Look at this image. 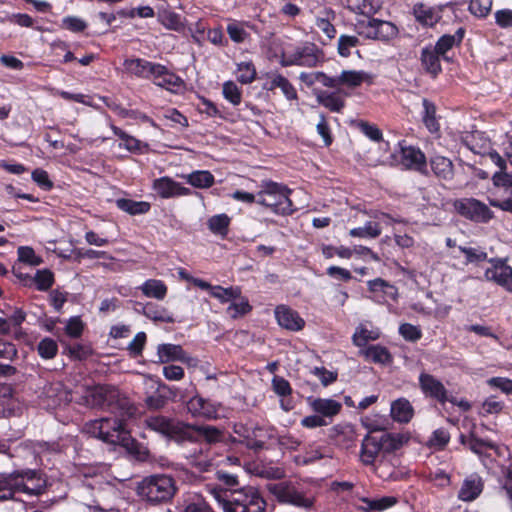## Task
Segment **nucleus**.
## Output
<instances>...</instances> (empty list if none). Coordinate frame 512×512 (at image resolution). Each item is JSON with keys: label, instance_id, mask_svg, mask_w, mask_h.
<instances>
[{"label": "nucleus", "instance_id": "f257e3e1", "mask_svg": "<svg viewBox=\"0 0 512 512\" xmlns=\"http://www.w3.org/2000/svg\"><path fill=\"white\" fill-rule=\"evenodd\" d=\"M115 398V403H111L114 417L93 420L87 423L85 428L89 434L103 442L124 444L128 440L125 421L135 414L136 408L126 397H120L116 391H110L108 399L112 401Z\"/></svg>", "mask_w": 512, "mask_h": 512}, {"label": "nucleus", "instance_id": "f03ea898", "mask_svg": "<svg viewBox=\"0 0 512 512\" xmlns=\"http://www.w3.org/2000/svg\"><path fill=\"white\" fill-rule=\"evenodd\" d=\"M214 498L224 512H265L266 502L258 490L252 486L239 488L230 494L214 490Z\"/></svg>", "mask_w": 512, "mask_h": 512}, {"label": "nucleus", "instance_id": "7ed1b4c3", "mask_svg": "<svg viewBox=\"0 0 512 512\" xmlns=\"http://www.w3.org/2000/svg\"><path fill=\"white\" fill-rule=\"evenodd\" d=\"M292 190L282 183L262 181L257 192V204L265 206L278 215H290L294 207L290 194Z\"/></svg>", "mask_w": 512, "mask_h": 512}, {"label": "nucleus", "instance_id": "20e7f679", "mask_svg": "<svg viewBox=\"0 0 512 512\" xmlns=\"http://www.w3.org/2000/svg\"><path fill=\"white\" fill-rule=\"evenodd\" d=\"M176 491L174 479L164 474L145 477L137 486V494L152 505L169 502Z\"/></svg>", "mask_w": 512, "mask_h": 512}, {"label": "nucleus", "instance_id": "39448f33", "mask_svg": "<svg viewBox=\"0 0 512 512\" xmlns=\"http://www.w3.org/2000/svg\"><path fill=\"white\" fill-rule=\"evenodd\" d=\"M147 427L176 441H192L190 424L162 415L151 416L145 420Z\"/></svg>", "mask_w": 512, "mask_h": 512}, {"label": "nucleus", "instance_id": "423d86ee", "mask_svg": "<svg viewBox=\"0 0 512 512\" xmlns=\"http://www.w3.org/2000/svg\"><path fill=\"white\" fill-rule=\"evenodd\" d=\"M358 35L366 39L389 42L398 36L397 26L385 20L370 18V20H358L355 24Z\"/></svg>", "mask_w": 512, "mask_h": 512}, {"label": "nucleus", "instance_id": "0eeeda50", "mask_svg": "<svg viewBox=\"0 0 512 512\" xmlns=\"http://www.w3.org/2000/svg\"><path fill=\"white\" fill-rule=\"evenodd\" d=\"M267 488L279 502L291 504L304 509H310L314 504V498L311 495L299 490L292 483L279 482L268 484Z\"/></svg>", "mask_w": 512, "mask_h": 512}, {"label": "nucleus", "instance_id": "6e6552de", "mask_svg": "<svg viewBox=\"0 0 512 512\" xmlns=\"http://www.w3.org/2000/svg\"><path fill=\"white\" fill-rule=\"evenodd\" d=\"M453 207L459 215L477 223H487L494 217L490 208L475 198L456 199Z\"/></svg>", "mask_w": 512, "mask_h": 512}, {"label": "nucleus", "instance_id": "1a4fd4ad", "mask_svg": "<svg viewBox=\"0 0 512 512\" xmlns=\"http://www.w3.org/2000/svg\"><path fill=\"white\" fill-rule=\"evenodd\" d=\"M17 493H24L29 496H40L47 490V479L44 475L34 469L15 470Z\"/></svg>", "mask_w": 512, "mask_h": 512}, {"label": "nucleus", "instance_id": "9d476101", "mask_svg": "<svg viewBox=\"0 0 512 512\" xmlns=\"http://www.w3.org/2000/svg\"><path fill=\"white\" fill-rule=\"evenodd\" d=\"M243 432H235L243 436V443L255 451L263 449L265 443L274 437V429L271 427L255 426L252 428L242 427Z\"/></svg>", "mask_w": 512, "mask_h": 512}, {"label": "nucleus", "instance_id": "9b49d317", "mask_svg": "<svg viewBox=\"0 0 512 512\" xmlns=\"http://www.w3.org/2000/svg\"><path fill=\"white\" fill-rule=\"evenodd\" d=\"M40 398H42L43 403L50 408L67 404L72 400L71 393L59 381L45 384L42 388Z\"/></svg>", "mask_w": 512, "mask_h": 512}, {"label": "nucleus", "instance_id": "f8f14e48", "mask_svg": "<svg viewBox=\"0 0 512 512\" xmlns=\"http://www.w3.org/2000/svg\"><path fill=\"white\" fill-rule=\"evenodd\" d=\"M490 263L491 267L485 271L486 280L493 281L509 291V288H512V268L500 259H491Z\"/></svg>", "mask_w": 512, "mask_h": 512}, {"label": "nucleus", "instance_id": "ddd939ff", "mask_svg": "<svg viewBox=\"0 0 512 512\" xmlns=\"http://www.w3.org/2000/svg\"><path fill=\"white\" fill-rule=\"evenodd\" d=\"M157 356L159 363H168L172 361H181L189 365L195 366L197 360L183 350L180 345L176 344H160L157 347Z\"/></svg>", "mask_w": 512, "mask_h": 512}, {"label": "nucleus", "instance_id": "4468645a", "mask_svg": "<svg viewBox=\"0 0 512 512\" xmlns=\"http://www.w3.org/2000/svg\"><path fill=\"white\" fill-rule=\"evenodd\" d=\"M419 385L426 396L436 399L441 404L447 402L448 392L446 388L433 375L421 373L419 376Z\"/></svg>", "mask_w": 512, "mask_h": 512}, {"label": "nucleus", "instance_id": "2eb2a0df", "mask_svg": "<svg viewBox=\"0 0 512 512\" xmlns=\"http://www.w3.org/2000/svg\"><path fill=\"white\" fill-rule=\"evenodd\" d=\"M153 189L161 198H173L192 194V190L190 188L184 187L180 183L166 176L154 180Z\"/></svg>", "mask_w": 512, "mask_h": 512}, {"label": "nucleus", "instance_id": "dca6fc26", "mask_svg": "<svg viewBox=\"0 0 512 512\" xmlns=\"http://www.w3.org/2000/svg\"><path fill=\"white\" fill-rule=\"evenodd\" d=\"M186 407L188 412L194 417L216 419L218 416L219 405L199 395L190 398Z\"/></svg>", "mask_w": 512, "mask_h": 512}, {"label": "nucleus", "instance_id": "f3484780", "mask_svg": "<svg viewBox=\"0 0 512 512\" xmlns=\"http://www.w3.org/2000/svg\"><path fill=\"white\" fill-rule=\"evenodd\" d=\"M318 62L316 48L314 45H307L296 49L293 53L284 57L282 64L284 66L298 65L314 67Z\"/></svg>", "mask_w": 512, "mask_h": 512}, {"label": "nucleus", "instance_id": "a211bd4d", "mask_svg": "<svg viewBox=\"0 0 512 512\" xmlns=\"http://www.w3.org/2000/svg\"><path fill=\"white\" fill-rule=\"evenodd\" d=\"M275 316L278 324L287 330L300 331L305 325L304 319L298 312L284 305L276 307Z\"/></svg>", "mask_w": 512, "mask_h": 512}, {"label": "nucleus", "instance_id": "6ab92c4d", "mask_svg": "<svg viewBox=\"0 0 512 512\" xmlns=\"http://www.w3.org/2000/svg\"><path fill=\"white\" fill-rule=\"evenodd\" d=\"M124 67L130 74L141 78H150L159 73L160 64L152 63L145 59H127L124 61Z\"/></svg>", "mask_w": 512, "mask_h": 512}, {"label": "nucleus", "instance_id": "aec40b11", "mask_svg": "<svg viewBox=\"0 0 512 512\" xmlns=\"http://www.w3.org/2000/svg\"><path fill=\"white\" fill-rule=\"evenodd\" d=\"M401 164L407 169L423 172L426 168V157L424 153L413 146H401Z\"/></svg>", "mask_w": 512, "mask_h": 512}, {"label": "nucleus", "instance_id": "412c9836", "mask_svg": "<svg viewBox=\"0 0 512 512\" xmlns=\"http://www.w3.org/2000/svg\"><path fill=\"white\" fill-rule=\"evenodd\" d=\"M195 432L208 445H216L226 442V433L222 428L212 425H191L190 433Z\"/></svg>", "mask_w": 512, "mask_h": 512}, {"label": "nucleus", "instance_id": "4be33fe9", "mask_svg": "<svg viewBox=\"0 0 512 512\" xmlns=\"http://www.w3.org/2000/svg\"><path fill=\"white\" fill-rule=\"evenodd\" d=\"M268 82L264 85V88L269 91H273L279 88L287 100L293 101L298 99L297 91L290 81L279 73H269L267 75Z\"/></svg>", "mask_w": 512, "mask_h": 512}, {"label": "nucleus", "instance_id": "5701e85b", "mask_svg": "<svg viewBox=\"0 0 512 512\" xmlns=\"http://www.w3.org/2000/svg\"><path fill=\"white\" fill-rule=\"evenodd\" d=\"M362 503L358 508L363 512H383L398 503L395 496H383L379 498H360Z\"/></svg>", "mask_w": 512, "mask_h": 512}, {"label": "nucleus", "instance_id": "b1692460", "mask_svg": "<svg viewBox=\"0 0 512 512\" xmlns=\"http://www.w3.org/2000/svg\"><path fill=\"white\" fill-rule=\"evenodd\" d=\"M309 405L315 413L319 414L324 419L334 417L342 408L340 402L326 398H309Z\"/></svg>", "mask_w": 512, "mask_h": 512}, {"label": "nucleus", "instance_id": "393cba45", "mask_svg": "<svg viewBox=\"0 0 512 512\" xmlns=\"http://www.w3.org/2000/svg\"><path fill=\"white\" fill-rule=\"evenodd\" d=\"M382 451L377 435H366L362 440L360 459L365 465H372Z\"/></svg>", "mask_w": 512, "mask_h": 512}, {"label": "nucleus", "instance_id": "a878e982", "mask_svg": "<svg viewBox=\"0 0 512 512\" xmlns=\"http://www.w3.org/2000/svg\"><path fill=\"white\" fill-rule=\"evenodd\" d=\"M336 19L335 11L330 7L321 9L315 17V26L329 39L336 36V28L332 22Z\"/></svg>", "mask_w": 512, "mask_h": 512}, {"label": "nucleus", "instance_id": "bb28decb", "mask_svg": "<svg viewBox=\"0 0 512 512\" xmlns=\"http://www.w3.org/2000/svg\"><path fill=\"white\" fill-rule=\"evenodd\" d=\"M440 56L432 46L425 47L421 51V65L433 77H436L442 70Z\"/></svg>", "mask_w": 512, "mask_h": 512}, {"label": "nucleus", "instance_id": "cd10ccee", "mask_svg": "<svg viewBox=\"0 0 512 512\" xmlns=\"http://www.w3.org/2000/svg\"><path fill=\"white\" fill-rule=\"evenodd\" d=\"M159 73L154 74L153 81L154 84L165 88L169 91H176L183 85V80L175 75L174 73L168 71V69L160 64Z\"/></svg>", "mask_w": 512, "mask_h": 512}, {"label": "nucleus", "instance_id": "c85d7f7f", "mask_svg": "<svg viewBox=\"0 0 512 512\" xmlns=\"http://www.w3.org/2000/svg\"><path fill=\"white\" fill-rule=\"evenodd\" d=\"M348 9L359 15H363L370 20L382 6L381 0H347Z\"/></svg>", "mask_w": 512, "mask_h": 512}, {"label": "nucleus", "instance_id": "c756f323", "mask_svg": "<svg viewBox=\"0 0 512 512\" xmlns=\"http://www.w3.org/2000/svg\"><path fill=\"white\" fill-rule=\"evenodd\" d=\"M414 415V410L410 402L405 398H400L391 404V416L400 423H408Z\"/></svg>", "mask_w": 512, "mask_h": 512}, {"label": "nucleus", "instance_id": "7c9ffc66", "mask_svg": "<svg viewBox=\"0 0 512 512\" xmlns=\"http://www.w3.org/2000/svg\"><path fill=\"white\" fill-rule=\"evenodd\" d=\"M368 288L374 294L375 299H384L385 297L395 299L397 297L396 287L382 278L368 281Z\"/></svg>", "mask_w": 512, "mask_h": 512}, {"label": "nucleus", "instance_id": "2f4dec72", "mask_svg": "<svg viewBox=\"0 0 512 512\" xmlns=\"http://www.w3.org/2000/svg\"><path fill=\"white\" fill-rule=\"evenodd\" d=\"M430 166L437 177L444 180L452 179L453 164L449 158L441 155H435L430 158Z\"/></svg>", "mask_w": 512, "mask_h": 512}, {"label": "nucleus", "instance_id": "473e14b6", "mask_svg": "<svg viewBox=\"0 0 512 512\" xmlns=\"http://www.w3.org/2000/svg\"><path fill=\"white\" fill-rule=\"evenodd\" d=\"M170 387L166 384H160L155 392L147 396L145 404L150 410H160L168 403V394L170 393Z\"/></svg>", "mask_w": 512, "mask_h": 512}, {"label": "nucleus", "instance_id": "72a5a7b5", "mask_svg": "<svg viewBox=\"0 0 512 512\" xmlns=\"http://www.w3.org/2000/svg\"><path fill=\"white\" fill-rule=\"evenodd\" d=\"M17 493V482L15 471L11 473H0V501L14 499Z\"/></svg>", "mask_w": 512, "mask_h": 512}, {"label": "nucleus", "instance_id": "f704fd0d", "mask_svg": "<svg viewBox=\"0 0 512 512\" xmlns=\"http://www.w3.org/2000/svg\"><path fill=\"white\" fill-rule=\"evenodd\" d=\"M460 442L479 456L484 455L487 449L495 448L492 442L477 438L473 431L468 436L460 435Z\"/></svg>", "mask_w": 512, "mask_h": 512}, {"label": "nucleus", "instance_id": "c9c22d12", "mask_svg": "<svg viewBox=\"0 0 512 512\" xmlns=\"http://www.w3.org/2000/svg\"><path fill=\"white\" fill-rule=\"evenodd\" d=\"M483 484L478 477H471L464 481L459 490L458 497L463 501H473L482 492Z\"/></svg>", "mask_w": 512, "mask_h": 512}, {"label": "nucleus", "instance_id": "e433bc0d", "mask_svg": "<svg viewBox=\"0 0 512 512\" xmlns=\"http://www.w3.org/2000/svg\"><path fill=\"white\" fill-rule=\"evenodd\" d=\"M185 179L188 184L199 189L210 188L215 182L213 174L207 170L194 171L185 176Z\"/></svg>", "mask_w": 512, "mask_h": 512}, {"label": "nucleus", "instance_id": "4c0bfd02", "mask_svg": "<svg viewBox=\"0 0 512 512\" xmlns=\"http://www.w3.org/2000/svg\"><path fill=\"white\" fill-rule=\"evenodd\" d=\"M360 354L374 363L387 364L392 361L389 351L380 345H370L361 350Z\"/></svg>", "mask_w": 512, "mask_h": 512}, {"label": "nucleus", "instance_id": "58836bf2", "mask_svg": "<svg viewBox=\"0 0 512 512\" xmlns=\"http://www.w3.org/2000/svg\"><path fill=\"white\" fill-rule=\"evenodd\" d=\"M117 207L130 214V215H140L145 214L150 210V203L146 201H135L132 199H117L116 200Z\"/></svg>", "mask_w": 512, "mask_h": 512}, {"label": "nucleus", "instance_id": "ea45409f", "mask_svg": "<svg viewBox=\"0 0 512 512\" xmlns=\"http://www.w3.org/2000/svg\"><path fill=\"white\" fill-rule=\"evenodd\" d=\"M464 36V30L462 28L458 29L454 35H443L437 41L436 45L432 48L437 51L443 58H445V54L448 50H450L453 46L460 44Z\"/></svg>", "mask_w": 512, "mask_h": 512}, {"label": "nucleus", "instance_id": "a19ab883", "mask_svg": "<svg viewBox=\"0 0 512 512\" xmlns=\"http://www.w3.org/2000/svg\"><path fill=\"white\" fill-rule=\"evenodd\" d=\"M382 451L393 452L402 447L408 438L402 434L382 433L378 436Z\"/></svg>", "mask_w": 512, "mask_h": 512}, {"label": "nucleus", "instance_id": "79ce46f5", "mask_svg": "<svg viewBox=\"0 0 512 512\" xmlns=\"http://www.w3.org/2000/svg\"><path fill=\"white\" fill-rule=\"evenodd\" d=\"M231 219L227 214H217L210 217L207 221L209 230L221 237H226L229 231Z\"/></svg>", "mask_w": 512, "mask_h": 512}, {"label": "nucleus", "instance_id": "37998d69", "mask_svg": "<svg viewBox=\"0 0 512 512\" xmlns=\"http://www.w3.org/2000/svg\"><path fill=\"white\" fill-rule=\"evenodd\" d=\"M142 312L147 318L153 321L163 323L174 322L173 316L165 308L155 305L153 303H147L145 306H143Z\"/></svg>", "mask_w": 512, "mask_h": 512}, {"label": "nucleus", "instance_id": "c03bdc74", "mask_svg": "<svg viewBox=\"0 0 512 512\" xmlns=\"http://www.w3.org/2000/svg\"><path fill=\"white\" fill-rule=\"evenodd\" d=\"M369 78V75L364 71L344 70L339 75V85H346L354 88L360 86Z\"/></svg>", "mask_w": 512, "mask_h": 512}, {"label": "nucleus", "instance_id": "a18cd8bd", "mask_svg": "<svg viewBox=\"0 0 512 512\" xmlns=\"http://www.w3.org/2000/svg\"><path fill=\"white\" fill-rule=\"evenodd\" d=\"M319 104L333 112H340L344 107V101L336 93L320 91L316 95Z\"/></svg>", "mask_w": 512, "mask_h": 512}, {"label": "nucleus", "instance_id": "49530a36", "mask_svg": "<svg viewBox=\"0 0 512 512\" xmlns=\"http://www.w3.org/2000/svg\"><path fill=\"white\" fill-rule=\"evenodd\" d=\"M143 294L147 297L156 298L162 300L167 293V287L160 280L150 279L143 283L141 286Z\"/></svg>", "mask_w": 512, "mask_h": 512}, {"label": "nucleus", "instance_id": "de8ad7c7", "mask_svg": "<svg viewBox=\"0 0 512 512\" xmlns=\"http://www.w3.org/2000/svg\"><path fill=\"white\" fill-rule=\"evenodd\" d=\"M379 337L380 333L378 330H369L364 325H360L356 328L352 340L354 345L364 347L368 341L377 340Z\"/></svg>", "mask_w": 512, "mask_h": 512}, {"label": "nucleus", "instance_id": "09e8293b", "mask_svg": "<svg viewBox=\"0 0 512 512\" xmlns=\"http://www.w3.org/2000/svg\"><path fill=\"white\" fill-rule=\"evenodd\" d=\"M382 232L379 222L369 221L363 227L353 228L349 231L352 237L376 238Z\"/></svg>", "mask_w": 512, "mask_h": 512}, {"label": "nucleus", "instance_id": "8fccbe9b", "mask_svg": "<svg viewBox=\"0 0 512 512\" xmlns=\"http://www.w3.org/2000/svg\"><path fill=\"white\" fill-rule=\"evenodd\" d=\"M424 107L423 122L428 130L432 133L439 130V124L436 120V107L428 99L424 98L422 101Z\"/></svg>", "mask_w": 512, "mask_h": 512}, {"label": "nucleus", "instance_id": "3c124183", "mask_svg": "<svg viewBox=\"0 0 512 512\" xmlns=\"http://www.w3.org/2000/svg\"><path fill=\"white\" fill-rule=\"evenodd\" d=\"M111 129L116 136L122 141L119 146L124 147L129 152H137L140 150V141L135 137L127 134L117 126L111 125Z\"/></svg>", "mask_w": 512, "mask_h": 512}, {"label": "nucleus", "instance_id": "603ef678", "mask_svg": "<svg viewBox=\"0 0 512 512\" xmlns=\"http://www.w3.org/2000/svg\"><path fill=\"white\" fill-rule=\"evenodd\" d=\"M37 352L43 359H53L58 352L57 342L50 337H45L38 343Z\"/></svg>", "mask_w": 512, "mask_h": 512}, {"label": "nucleus", "instance_id": "864d4df0", "mask_svg": "<svg viewBox=\"0 0 512 512\" xmlns=\"http://www.w3.org/2000/svg\"><path fill=\"white\" fill-rule=\"evenodd\" d=\"M31 282L36 284L39 291H47L54 283V274L48 269L37 270Z\"/></svg>", "mask_w": 512, "mask_h": 512}, {"label": "nucleus", "instance_id": "5fc2aeb1", "mask_svg": "<svg viewBox=\"0 0 512 512\" xmlns=\"http://www.w3.org/2000/svg\"><path fill=\"white\" fill-rule=\"evenodd\" d=\"M241 290L239 287L223 288L221 286H214L211 288V296L217 298L222 303L236 299L240 296Z\"/></svg>", "mask_w": 512, "mask_h": 512}, {"label": "nucleus", "instance_id": "6e6d98bb", "mask_svg": "<svg viewBox=\"0 0 512 512\" xmlns=\"http://www.w3.org/2000/svg\"><path fill=\"white\" fill-rule=\"evenodd\" d=\"M360 44V40L354 35H341L338 38V53L342 57H348L351 55V49L357 47Z\"/></svg>", "mask_w": 512, "mask_h": 512}, {"label": "nucleus", "instance_id": "4d7b16f0", "mask_svg": "<svg viewBox=\"0 0 512 512\" xmlns=\"http://www.w3.org/2000/svg\"><path fill=\"white\" fill-rule=\"evenodd\" d=\"M414 14L417 21L426 26H433L438 21V14L424 5L416 7Z\"/></svg>", "mask_w": 512, "mask_h": 512}, {"label": "nucleus", "instance_id": "13d9d810", "mask_svg": "<svg viewBox=\"0 0 512 512\" xmlns=\"http://www.w3.org/2000/svg\"><path fill=\"white\" fill-rule=\"evenodd\" d=\"M217 479L226 486V489L223 490L221 488H214L211 490L212 495L214 496V490H221L223 493L230 494L231 491L238 490L236 487L239 485L238 478L236 475L229 474L223 471L217 472Z\"/></svg>", "mask_w": 512, "mask_h": 512}, {"label": "nucleus", "instance_id": "bf43d9fd", "mask_svg": "<svg viewBox=\"0 0 512 512\" xmlns=\"http://www.w3.org/2000/svg\"><path fill=\"white\" fill-rule=\"evenodd\" d=\"M237 79L243 84H249L256 77V69L251 62H241L237 68Z\"/></svg>", "mask_w": 512, "mask_h": 512}, {"label": "nucleus", "instance_id": "052dcab7", "mask_svg": "<svg viewBox=\"0 0 512 512\" xmlns=\"http://www.w3.org/2000/svg\"><path fill=\"white\" fill-rule=\"evenodd\" d=\"M223 96L235 106L241 103V90L233 81H227L223 84Z\"/></svg>", "mask_w": 512, "mask_h": 512}, {"label": "nucleus", "instance_id": "680f3d73", "mask_svg": "<svg viewBox=\"0 0 512 512\" xmlns=\"http://www.w3.org/2000/svg\"><path fill=\"white\" fill-rule=\"evenodd\" d=\"M17 252L19 261L23 263L31 266H38L43 262L42 258L37 256L31 247L20 246Z\"/></svg>", "mask_w": 512, "mask_h": 512}, {"label": "nucleus", "instance_id": "e2e57ef3", "mask_svg": "<svg viewBox=\"0 0 512 512\" xmlns=\"http://www.w3.org/2000/svg\"><path fill=\"white\" fill-rule=\"evenodd\" d=\"M450 441V434L444 428L436 429L429 439V446L436 449H443Z\"/></svg>", "mask_w": 512, "mask_h": 512}, {"label": "nucleus", "instance_id": "0e129e2a", "mask_svg": "<svg viewBox=\"0 0 512 512\" xmlns=\"http://www.w3.org/2000/svg\"><path fill=\"white\" fill-rule=\"evenodd\" d=\"M68 354L76 360H85L92 355L93 350L88 344H74L67 347Z\"/></svg>", "mask_w": 512, "mask_h": 512}, {"label": "nucleus", "instance_id": "69168bd1", "mask_svg": "<svg viewBox=\"0 0 512 512\" xmlns=\"http://www.w3.org/2000/svg\"><path fill=\"white\" fill-rule=\"evenodd\" d=\"M459 250L465 255L467 263H479L488 258L487 253L479 248L460 246Z\"/></svg>", "mask_w": 512, "mask_h": 512}, {"label": "nucleus", "instance_id": "338daca9", "mask_svg": "<svg viewBox=\"0 0 512 512\" xmlns=\"http://www.w3.org/2000/svg\"><path fill=\"white\" fill-rule=\"evenodd\" d=\"M490 10V0H471L469 3V11L477 17H486L489 14Z\"/></svg>", "mask_w": 512, "mask_h": 512}, {"label": "nucleus", "instance_id": "774afa93", "mask_svg": "<svg viewBox=\"0 0 512 512\" xmlns=\"http://www.w3.org/2000/svg\"><path fill=\"white\" fill-rule=\"evenodd\" d=\"M399 333L405 340L411 342L419 340L422 336L421 330L417 326L409 323L401 324L399 327Z\"/></svg>", "mask_w": 512, "mask_h": 512}]
</instances>
